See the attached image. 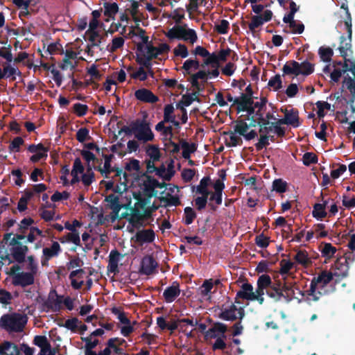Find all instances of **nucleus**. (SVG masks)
Instances as JSON below:
<instances>
[{
  "label": "nucleus",
  "instance_id": "8",
  "mask_svg": "<svg viewBox=\"0 0 355 355\" xmlns=\"http://www.w3.org/2000/svg\"><path fill=\"white\" fill-rule=\"evenodd\" d=\"M24 236L20 234H6L4 236V240L11 246L10 250L14 259L19 263L25 261L26 254L28 250V247L21 243V240H24Z\"/></svg>",
  "mask_w": 355,
  "mask_h": 355
},
{
  "label": "nucleus",
  "instance_id": "6",
  "mask_svg": "<svg viewBox=\"0 0 355 355\" xmlns=\"http://www.w3.org/2000/svg\"><path fill=\"white\" fill-rule=\"evenodd\" d=\"M132 184L134 186L139 187V196H144L148 198L156 196V188L162 189L165 186V183H160L155 178L146 174L140 175V178L133 180Z\"/></svg>",
  "mask_w": 355,
  "mask_h": 355
},
{
  "label": "nucleus",
  "instance_id": "23",
  "mask_svg": "<svg viewBox=\"0 0 355 355\" xmlns=\"http://www.w3.org/2000/svg\"><path fill=\"white\" fill-rule=\"evenodd\" d=\"M127 215L125 218L128 219L130 224L132 225L129 228L130 232H133L135 229L139 228L142 225V221L144 220V216L137 209H132L130 214H123Z\"/></svg>",
  "mask_w": 355,
  "mask_h": 355
},
{
  "label": "nucleus",
  "instance_id": "13",
  "mask_svg": "<svg viewBox=\"0 0 355 355\" xmlns=\"http://www.w3.org/2000/svg\"><path fill=\"white\" fill-rule=\"evenodd\" d=\"M131 131L137 139L144 143L152 141L154 139V134L149 124L146 122H137L132 124Z\"/></svg>",
  "mask_w": 355,
  "mask_h": 355
},
{
  "label": "nucleus",
  "instance_id": "19",
  "mask_svg": "<svg viewBox=\"0 0 355 355\" xmlns=\"http://www.w3.org/2000/svg\"><path fill=\"white\" fill-rule=\"evenodd\" d=\"M244 316V310L241 306L232 304L224 309L220 314V318L225 320H235L242 319Z\"/></svg>",
  "mask_w": 355,
  "mask_h": 355
},
{
  "label": "nucleus",
  "instance_id": "58",
  "mask_svg": "<svg viewBox=\"0 0 355 355\" xmlns=\"http://www.w3.org/2000/svg\"><path fill=\"white\" fill-rule=\"evenodd\" d=\"M199 67V62L198 60L191 59L186 60L183 64L184 69L188 73H190L192 71L198 69Z\"/></svg>",
  "mask_w": 355,
  "mask_h": 355
},
{
  "label": "nucleus",
  "instance_id": "29",
  "mask_svg": "<svg viewBox=\"0 0 355 355\" xmlns=\"http://www.w3.org/2000/svg\"><path fill=\"white\" fill-rule=\"evenodd\" d=\"M180 294V289L179 284L177 282H173L171 286L167 287L164 293L163 297L164 300L168 302H173Z\"/></svg>",
  "mask_w": 355,
  "mask_h": 355
},
{
  "label": "nucleus",
  "instance_id": "34",
  "mask_svg": "<svg viewBox=\"0 0 355 355\" xmlns=\"http://www.w3.org/2000/svg\"><path fill=\"white\" fill-rule=\"evenodd\" d=\"M164 119L167 123H171L173 125L178 127L180 121L177 119L176 114H175V108L171 105H166L164 109Z\"/></svg>",
  "mask_w": 355,
  "mask_h": 355
},
{
  "label": "nucleus",
  "instance_id": "57",
  "mask_svg": "<svg viewBox=\"0 0 355 355\" xmlns=\"http://www.w3.org/2000/svg\"><path fill=\"white\" fill-rule=\"evenodd\" d=\"M79 322V320L76 318H70L64 322L63 326L67 329L76 332L78 331V327L80 326Z\"/></svg>",
  "mask_w": 355,
  "mask_h": 355
},
{
  "label": "nucleus",
  "instance_id": "59",
  "mask_svg": "<svg viewBox=\"0 0 355 355\" xmlns=\"http://www.w3.org/2000/svg\"><path fill=\"white\" fill-rule=\"evenodd\" d=\"M268 288H270L271 291H266L267 295L275 301H279L283 296L282 292L278 288L272 286V284Z\"/></svg>",
  "mask_w": 355,
  "mask_h": 355
},
{
  "label": "nucleus",
  "instance_id": "62",
  "mask_svg": "<svg viewBox=\"0 0 355 355\" xmlns=\"http://www.w3.org/2000/svg\"><path fill=\"white\" fill-rule=\"evenodd\" d=\"M99 171L105 178H107V175L114 171V169L111 168L110 159L108 157L105 158L104 164L99 168Z\"/></svg>",
  "mask_w": 355,
  "mask_h": 355
},
{
  "label": "nucleus",
  "instance_id": "14",
  "mask_svg": "<svg viewBox=\"0 0 355 355\" xmlns=\"http://www.w3.org/2000/svg\"><path fill=\"white\" fill-rule=\"evenodd\" d=\"M62 55H64V57L62 62L58 64L59 67L63 71H69L71 73H73L80 58H78V53L71 49L62 51Z\"/></svg>",
  "mask_w": 355,
  "mask_h": 355
},
{
  "label": "nucleus",
  "instance_id": "53",
  "mask_svg": "<svg viewBox=\"0 0 355 355\" xmlns=\"http://www.w3.org/2000/svg\"><path fill=\"white\" fill-rule=\"evenodd\" d=\"M61 241L71 242L76 245H79L80 243L79 234L76 231L69 232L66 236L63 237V239H61Z\"/></svg>",
  "mask_w": 355,
  "mask_h": 355
},
{
  "label": "nucleus",
  "instance_id": "33",
  "mask_svg": "<svg viewBox=\"0 0 355 355\" xmlns=\"http://www.w3.org/2000/svg\"><path fill=\"white\" fill-rule=\"evenodd\" d=\"M154 172H155L157 175L163 178L164 180H170L174 175L173 162H169L166 167L164 165H162L159 167H155Z\"/></svg>",
  "mask_w": 355,
  "mask_h": 355
},
{
  "label": "nucleus",
  "instance_id": "37",
  "mask_svg": "<svg viewBox=\"0 0 355 355\" xmlns=\"http://www.w3.org/2000/svg\"><path fill=\"white\" fill-rule=\"evenodd\" d=\"M0 355H19V350L15 343L4 341L0 345Z\"/></svg>",
  "mask_w": 355,
  "mask_h": 355
},
{
  "label": "nucleus",
  "instance_id": "20",
  "mask_svg": "<svg viewBox=\"0 0 355 355\" xmlns=\"http://www.w3.org/2000/svg\"><path fill=\"white\" fill-rule=\"evenodd\" d=\"M125 171L128 175L132 176L133 180H136L137 178H140V175L145 173L141 171L140 162L138 159L132 158L128 159L124 166Z\"/></svg>",
  "mask_w": 355,
  "mask_h": 355
},
{
  "label": "nucleus",
  "instance_id": "25",
  "mask_svg": "<svg viewBox=\"0 0 355 355\" xmlns=\"http://www.w3.org/2000/svg\"><path fill=\"white\" fill-rule=\"evenodd\" d=\"M234 104L238 105L240 110L246 111L249 114H254L255 112L254 107L252 106V100L247 95L235 98Z\"/></svg>",
  "mask_w": 355,
  "mask_h": 355
},
{
  "label": "nucleus",
  "instance_id": "56",
  "mask_svg": "<svg viewBox=\"0 0 355 355\" xmlns=\"http://www.w3.org/2000/svg\"><path fill=\"white\" fill-rule=\"evenodd\" d=\"M333 53V50L331 48L320 47L319 49V55L324 62H329Z\"/></svg>",
  "mask_w": 355,
  "mask_h": 355
},
{
  "label": "nucleus",
  "instance_id": "43",
  "mask_svg": "<svg viewBox=\"0 0 355 355\" xmlns=\"http://www.w3.org/2000/svg\"><path fill=\"white\" fill-rule=\"evenodd\" d=\"M93 217L95 218L94 220H96L97 224L104 225L110 222L114 223L115 220H112L110 218V214L106 216H104L102 211H99L97 208H95L92 211Z\"/></svg>",
  "mask_w": 355,
  "mask_h": 355
},
{
  "label": "nucleus",
  "instance_id": "28",
  "mask_svg": "<svg viewBox=\"0 0 355 355\" xmlns=\"http://www.w3.org/2000/svg\"><path fill=\"white\" fill-rule=\"evenodd\" d=\"M157 263L150 256L144 257L141 261V272L145 275H151L156 270Z\"/></svg>",
  "mask_w": 355,
  "mask_h": 355
},
{
  "label": "nucleus",
  "instance_id": "27",
  "mask_svg": "<svg viewBox=\"0 0 355 355\" xmlns=\"http://www.w3.org/2000/svg\"><path fill=\"white\" fill-rule=\"evenodd\" d=\"M28 150L34 155L31 156V160L33 162H36L47 157V149L42 144L31 145L28 147Z\"/></svg>",
  "mask_w": 355,
  "mask_h": 355
},
{
  "label": "nucleus",
  "instance_id": "26",
  "mask_svg": "<svg viewBox=\"0 0 355 355\" xmlns=\"http://www.w3.org/2000/svg\"><path fill=\"white\" fill-rule=\"evenodd\" d=\"M35 275L28 272H19L13 277L12 282L15 285H20L22 286L31 285L34 282V276Z\"/></svg>",
  "mask_w": 355,
  "mask_h": 355
},
{
  "label": "nucleus",
  "instance_id": "39",
  "mask_svg": "<svg viewBox=\"0 0 355 355\" xmlns=\"http://www.w3.org/2000/svg\"><path fill=\"white\" fill-rule=\"evenodd\" d=\"M119 10L118 6L116 3H104V11L103 15L105 17V21H110L111 19H114L115 15L117 13Z\"/></svg>",
  "mask_w": 355,
  "mask_h": 355
},
{
  "label": "nucleus",
  "instance_id": "63",
  "mask_svg": "<svg viewBox=\"0 0 355 355\" xmlns=\"http://www.w3.org/2000/svg\"><path fill=\"white\" fill-rule=\"evenodd\" d=\"M169 17L177 24L180 23L184 17V12L182 9H176L171 12Z\"/></svg>",
  "mask_w": 355,
  "mask_h": 355
},
{
  "label": "nucleus",
  "instance_id": "55",
  "mask_svg": "<svg viewBox=\"0 0 355 355\" xmlns=\"http://www.w3.org/2000/svg\"><path fill=\"white\" fill-rule=\"evenodd\" d=\"M26 269L30 270V272L36 275L37 272V263L33 256H28L27 259H25Z\"/></svg>",
  "mask_w": 355,
  "mask_h": 355
},
{
  "label": "nucleus",
  "instance_id": "46",
  "mask_svg": "<svg viewBox=\"0 0 355 355\" xmlns=\"http://www.w3.org/2000/svg\"><path fill=\"white\" fill-rule=\"evenodd\" d=\"M86 35L92 46H98L103 40V37L98 31H87Z\"/></svg>",
  "mask_w": 355,
  "mask_h": 355
},
{
  "label": "nucleus",
  "instance_id": "12",
  "mask_svg": "<svg viewBox=\"0 0 355 355\" xmlns=\"http://www.w3.org/2000/svg\"><path fill=\"white\" fill-rule=\"evenodd\" d=\"M283 70L285 73L288 74L308 76L313 71V65L306 61L301 63L291 61L284 66Z\"/></svg>",
  "mask_w": 355,
  "mask_h": 355
},
{
  "label": "nucleus",
  "instance_id": "24",
  "mask_svg": "<svg viewBox=\"0 0 355 355\" xmlns=\"http://www.w3.org/2000/svg\"><path fill=\"white\" fill-rule=\"evenodd\" d=\"M61 251L60 244L57 241L53 242L51 246L44 248L42 250V257L41 263L46 265L49 259L59 254Z\"/></svg>",
  "mask_w": 355,
  "mask_h": 355
},
{
  "label": "nucleus",
  "instance_id": "51",
  "mask_svg": "<svg viewBox=\"0 0 355 355\" xmlns=\"http://www.w3.org/2000/svg\"><path fill=\"white\" fill-rule=\"evenodd\" d=\"M128 175L124 174L123 177V182L122 183H118L116 182L114 184V191L115 193H119V196H122V194L127 191L128 190Z\"/></svg>",
  "mask_w": 355,
  "mask_h": 355
},
{
  "label": "nucleus",
  "instance_id": "40",
  "mask_svg": "<svg viewBox=\"0 0 355 355\" xmlns=\"http://www.w3.org/2000/svg\"><path fill=\"white\" fill-rule=\"evenodd\" d=\"M125 43V40L121 36H116L112 38L110 43L107 46V50L110 53H114L118 50L122 49Z\"/></svg>",
  "mask_w": 355,
  "mask_h": 355
},
{
  "label": "nucleus",
  "instance_id": "7",
  "mask_svg": "<svg viewBox=\"0 0 355 355\" xmlns=\"http://www.w3.org/2000/svg\"><path fill=\"white\" fill-rule=\"evenodd\" d=\"M344 62H334L332 65H327L323 69L324 73H329L331 81L338 83L340 77L347 71H349L352 73L355 78V60L344 59Z\"/></svg>",
  "mask_w": 355,
  "mask_h": 355
},
{
  "label": "nucleus",
  "instance_id": "45",
  "mask_svg": "<svg viewBox=\"0 0 355 355\" xmlns=\"http://www.w3.org/2000/svg\"><path fill=\"white\" fill-rule=\"evenodd\" d=\"M294 259L297 263L305 267L308 266L311 263V260L308 256L307 252L303 250L298 251L294 256Z\"/></svg>",
  "mask_w": 355,
  "mask_h": 355
},
{
  "label": "nucleus",
  "instance_id": "64",
  "mask_svg": "<svg viewBox=\"0 0 355 355\" xmlns=\"http://www.w3.org/2000/svg\"><path fill=\"white\" fill-rule=\"evenodd\" d=\"M173 52L176 56H180L181 58H187L189 55L187 46L182 44H179L174 49Z\"/></svg>",
  "mask_w": 355,
  "mask_h": 355
},
{
  "label": "nucleus",
  "instance_id": "32",
  "mask_svg": "<svg viewBox=\"0 0 355 355\" xmlns=\"http://www.w3.org/2000/svg\"><path fill=\"white\" fill-rule=\"evenodd\" d=\"M218 280L214 281L211 279L205 280L199 288V293L201 297L204 300H209L211 297V293H212V289L214 288V286L215 284H218Z\"/></svg>",
  "mask_w": 355,
  "mask_h": 355
},
{
  "label": "nucleus",
  "instance_id": "30",
  "mask_svg": "<svg viewBox=\"0 0 355 355\" xmlns=\"http://www.w3.org/2000/svg\"><path fill=\"white\" fill-rule=\"evenodd\" d=\"M135 95L138 100L145 103H154L158 101L157 96L144 88L137 90Z\"/></svg>",
  "mask_w": 355,
  "mask_h": 355
},
{
  "label": "nucleus",
  "instance_id": "35",
  "mask_svg": "<svg viewBox=\"0 0 355 355\" xmlns=\"http://www.w3.org/2000/svg\"><path fill=\"white\" fill-rule=\"evenodd\" d=\"M227 331V326L223 323L215 324L214 326L206 332L205 336L207 338H218V337H225V333Z\"/></svg>",
  "mask_w": 355,
  "mask_h": 355
},
{
  "label": "nucleus",
  "instance_id": "9",
  "mask_svg": "<svg viewBox=\"0 0 355 355\" xmlns=\"http://www.w3.org/2000/svg\"><path fill=\"white\" fill-rule=\"evenodd\" d=\"M164 34L169 40H182L191 44L196 42L198 40L196 31L193 29L189 28L186 24L174 26Z\"/></svg>",
  "mask_w": 355,
  "mask_h": 355
},
{
  "label": "nucleus",
  "instance_id": "16",
  "mask_svg": "<svg viewBox=\"0 0 355 355\" xmlns=\"http://www.w3.org/2000/svg\"><path fill=\"white\" fill-rule=\"evenodd\" d=\"M145 150L148 157L145 161L147 172L151 173L155 170V163L159 160L161 153L156 145L148 144Z\"/></svg>",
  "mask_w": 355,
  "mask_h": 355
},
{
  "label": "nucleus",
  "instance_id": "41",
  "mask_svg": "<svg viewBox=\"0 0 355 355\" xmlns=\"http://www.w3.org/2000/svg\"><path fill=\"white\" fill-rule=\"evenodd\" d=\"M285 121L287 125H292L294 128L300 125L298 112L294 110H286L284 112Z\"/></svg>",
  "mask_w": 355,
  "mask_h": 355
},
{
  "label": "nucleus",
  "instance_id": "2",
  "mask_svg": "<svg viewBox=\"0 0 355 355\" xmlns=\"http://www.w3.org/2000/svg\"><path fill=\"white\" fill-rule=\"evenodd\" d=\"M271 285V278L268 275H261L257 282V288L254 291L252 284L245 283L237 292L236 297L250 301H257L260 304L264 302L265 290Z\"/></svg>",
  "mask_w": 355,
  "mask_h": 355
},
{
  "label": "nucleus",
  "instance_id": "21",
  "mask_svg": "<svg viewBox=\"0 0 355 355\" xmlns=\"http://www.w3.org/2000/svg\"><path fill=\"white\" fill-rule=\"evenodd\" d=\"M234 130L236 132H238L240 137L243 136L248 141L255 138L257 135L256 131L251 130L250 127L244 121H238L235 124Z\"/></svg>",
  "mask_w": 355,
  "mask_h": 355
},
{
  "label": "nucleus",
  "instance_id": "1",
  "mask_svg": "<svg viewBox=\"0 0 355 355\" xmlns=\"http://www.w3.org/2000/svg\"><path fill=\"white\" fill-rule=\"evenodd\" d=\"M224 187V183L220 179L216 180L212 184L209 177L203 178L196 188V194L199 195L195 198V205L197 209L199 210L204 209L208 198L210 205H212L214 202L218 205H220Z\"/></svg>",
  "mask_w": 355,
  "mask_h": 355
},
{
  "label": "nucleus",
  "instance_id": "47",
  "mask_svg": "<svg viewBox=\"0 0 355 355\" xmlns=\"http://www.w3.org/2000/svg\"><path fill=\"white\" fill-rule=\"evenodd\" d=\"M161 200L168 205H177L180 204L179 196L178 194H172L168 191L163 193Z\"/></svg>",
  "mask_w": 355,
  "mask_h": 355
},
{
  "label": "nucleus",
  "instance_id": "18",
  "mask_svg": "<svg viewBox=\"0 0 355 355\" xmlns=\"http://www.w3.org/2000/svg\"><path fill=\"white\" fill-rule=\"evenodd\" d=\"M155 239V232L150 229L137 231L131 241L138 246L152 243Z\"/></svg>",
  "mask_w": 355,
  "mask_h": 355
},
{
  "label": "nucleus",
  "instance_id": "31",
  "mask_svg": "<svg viewBox=\"0 0 355 355\" xmlns=\"http://www.w3.org/2000/svg\"><path fill=\"white\" fill-rule=\"evenodd\" d=\"M211 69H203L200 70L196 73L193 74L191 76V83L192 85L195 87H196L198 89H200L201 85L200 84L198 80H202V82H205L208 78H212L214 76L212 75Z\"/></svg>",
  "mask_w": 355,
  "mask_h": 355
},
{
  "label": "nucleus",
  "instance_id": "50",
  "mask_svg": "<svg viewBox=\"0 0 355 355\" xmlns=\"http://www.w3.org/2000/svg\"><path fill=\"white\" fill-rule=\"evenodd\" d=\"M252 106L254 107L255 112L254 113L257 119L260 121H265L263 119V110L266 107V102L264 101L252 102Z\"/></svg>",
  "mask_w": 355,
  "mask_h": 355
},
{
  "label": "nucleus",
  "instance_id": "17",
  "mask_svg": "<svg viewBox=\"0 0 355 355\" xmlns=\"http://www.w3.org/2000/svg\"><path fill=\"white\" fill-rule=\"evenodd\" d=\"M195 101H198L196 92L183 95L181 100L176 104V109L182 112V123H186L188 120L187 112L185 107L189 106Z\"/></svg>",
  "mask_w": 355,
  "mask_h": 355
},
{
  "label": "nucleus",
  "instance_id": "10",
  "mask_svg": "<svg viewBox=\"0 0 355 355\" xmlns=\"http://www.w3.org/2000/svg\"><path fill=\"white\" fill-rule=\"evenodd\" d=\"M121 197L122 196L119 195L110 194L105 198V201L108 203V206L112 210V212L110 213V218L112 220L127 217V215H123V214L120 215L119 211L122 208H125L130 205L131 202V196L130 195H129V196H125L127 198L126 203L121 202Z\"/></svg>",
  "mask_w": 355,
  "mask_h": 355
},
{
  "label": "nucleus",
  "instance_id": "15",
  "mask_svg": "<svg viewBox=\"0 0 355 355\" xmlns=\"http://www.w3.org/2000/svg\"><path fill=\"white\" fill-rule=\"evenodd\" d=\"M345 25L346 26L347 31V37H345L344 36L340 37V44L338 47L340 53L342 57L344 58V59H352L349 57L352 54V19L350 17H349V19L345 21Z\"/></svg>",
  "mask_w": 355,
  "mask_h": 355
},
{
  "label": "nucleus",
  "instance_id": "5",
  "mask_svg": "<svg viewBox=\"0 0 355 355\" xmlns=\"http://www.w3.org/2000/svg\"><path fill=\"white\" fill-rule=\"evenodd\" d=\"M28 322L26 315L11 313L3 315L0 318V327L8 333H21Z\"/></svg>",
  "mask_w": 355,
  "mask_h": 355
},
{
  "label": "nucleus",
  "instance_id": "44",
  "mask_svg": "<svg viewBox=\"0 0 355 355\" xmlns=\"http://www.w3.org/2000/svg\"><path fill=\"white\" fill-rule=\"evenodd\" d=\"M343 88L349 90L352 95V101L355 98V78L344 77L343 81Z\"/></svg>",
  "mask_w": 355,
  "mask_h": 355
},
{
  "label": "nucleus",
  "instance_id": "48",
  "mask_svg": "<svg viewBox=\"0 0 355 355\" xmlns=\"http://www.w3.org/2000/svg\"><path fill=\"white\" fill-rule=\"evenodd\" d=\"M316 286L314 281H312L309 289L307 291L306 300L309 302L317 301L321 295L320 292H315Z\"/></svg>",
  "mask_w": 355,
  "mask_h": 355
},
{
  "label": "nucleus",
  "instance_id": "49",
  "mask_svg": "<svg viewBox=\"0 0 355 355\" xmlns=\"http://www.w3.org/2000/svg\"><path fill=\"white\" fill-rule=\"evenodd\" d=\"M84 273H85V272L82 269L76 270L71 272L69 277L71 280V285L74 288L78 289L83 286V280L78 281V279H76V275H79V274H84Z\"/></svg>",
  "mask_w": 355,
  "mask_h": 355
},
{
  "label": "nucleus",
  "instance_id": "60",
  "mask_svg": "<svg viewBox=\"0 0 355 355\" xmlns=\"http://www.w3.org/2000/svg\"><path fill=\"white\" fill-rule=\"evenodd\" d=\"M327 215V213L324 210V206L321 204H316L314 206L313 210V216L317 218H322L325 217Z\"/></svg>",
  "mask_w": 355,
  "mask_h": 355
},
{
  "label": "nucleus",
  "instance_id": "4",
  "mask_svg": "<svg viewBox=\"0 0 355 355\" xmlns=\"http://www.w3.org/2000/svg\"><path fill=\"white\" fill-rule=\"evenodd\" d=\"M67 175H68L62 174L60 177V180L64 185H67L69 183L74 184L81 181L85 187H88L95 180L94 173L92 168L89 166L85 171V168L79 158H76L74 160L73 168L71 171L72 179L70 182L67 179Z\"/></svg>",
  "mask_w": 355,
  "mask_h": 355
},
{
  "label": "nucleus",
  "instance_id": "3",
  "mask_svg": "<svg viewBox=\"0 0 355 355\" xmlns=\"http://www.w3.org/2000/svg\"><path fill=\"white\" fill-rule=\"evenodd\" d=\"M133 35H138L141 39L143 44L141 45V50L143 55L146 58L144 65L151 73L150 61L153 58H157L159 55L166 54L170 51V46L166 43L159 44L158 46H155L151 42L148 41V37L145 35V32L138 28L132 31Z\"/></svg>",
  "mask_w": 355,
  "mask_h": 355
},
{
  "label": "nucleus",
  "instance_id": "38",
  "mask_svg": "<svg viewBox=\"0 0 355 355\" xmlns=\"http://www.w3.org/2000/svg\"><path fill=\"white\" fill-rule=\"evenodd\" d=\"M225 141L226 146L234 147L242 144L241 137L234 130V132L225 133Z\"/></svg>",
  "mask_w": 355,
  "mask_h": 355
},
{
  "label": "nucleus",
  "instance_id": "36",
  "mask_svg": "<svg viewBox=\"0 0 355 355\" xmlns=\"http://www.w3.org/2000/svg\"><path fill=\"white\" fill-rule=\"evenodd\" d=\"M121 259V255L116 252L112 251L109 256V262L107 266V271L115 275L119 272V263Z\"/></svg>",
  "mask_w": 355,
  "mask_h": 355
},
{
  "label": "nucleus",
  "instance_id": "54",
  "mask_svg": "<svg viewBox=\"0 0 355 355\" xmlns=\"http://www.w3.org/2000/svg\"><path fill=\"white\" fill-rule=\"evenodd\" d=\"M332 279V275L329 272H322L317 278H315L313 281L315 283V286L318 284H320L322 286H324L328 284Z\"/></svg>",
  "mask_w": 355,
  "mask_h": 355
},
{
  "label": "nucleus",
  "instance_id": "42",
  "mask_svg": "<svg viewBox=\"0 0 355 355\" xmlns=\"http://www.w3.org/2000/svg\"><path fill=\"white\" fill-rule=\"evenodd\" d=\"M180 146L182 150V156L184 159H189L191 154L197 149L196 145L194 143H189L186 141H181Z\"/></svg>",
  "mask_w": 355,
  "mask_h": 355
},
{
  "label": "nucleus",
  "instance_id": "52",
  "mask_svg": "<svg viewBox=\"0 0 355 355\" xmlns=\"http://www.w3.org/2000/svg\"><path fill=\"white\" fill-rule=\"evenodd\" d=\"M263 119L265 121H261L263 123V125L260 128V133H268L269 130L271 129V126H268L271 123H270V120L274 119L277 120V119L272 115V114L268 112L266 114V116Z\"/></svg>",
  "mask_w": 355,
  "mask_h": 355
},
{
  "label": "nucleus",
  "instance_id": "61",
  "mask_svg": "<svg viewBox=\"0 0 355 355\" xmlns=\"http://www.w3.org/2000/svg\"><path fill=\"white\" fill-rule=\"evenodd\" d=\"M282 83L281 76L279 75H276L270 79L268 85L274 91H277L282 88Z\"/></svg>",
  "mask_w": 355,
  "mask_h": 355
},
{
  "label": "nucleus",
  "instance_id": "22",
  "mask_svg": "<svg viewBox=\"0 0 355 355\" xmlns=\"http://www.w3.org/2000/svg\"><path fill=\"white\" fill-rule=\"evenodd\" d=\"M272 12L270 10H266L260 15H255L252 17L251 21L248 26L251 31L254 32L257 28L260 27L264 22L268 21L271 19Z\"/></svg>",
  "mask_w": 355,
  "mask_h": 355
},
{
  "label": "nucleus",
  "instance_id": "11",
  "mask_svg": "<svg viewBox=\"0 0 355 355\" xmlns=\"http://www.w3.org/2000/svg\"><path fill=\"white\" fill-rule=\"evenodd\" d=\"M230 49H223L217 53H211L207 59H204L203 63L201 67L205 68V67H209L211 69V73L214 78L218 77L219 75L218 68L221 62L226 60L227 56L230 53Z\"/></svg>",
  "mask_w": 355,
  "mask_h": 355
}]
</instances>
